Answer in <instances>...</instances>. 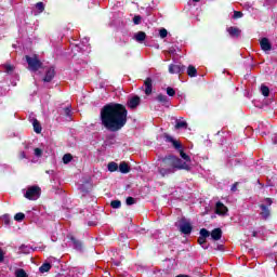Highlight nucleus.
<instances>
[{"label":"nucleus","mask_w":277,"mask_h":277,"mask_svg":"<svg viewBox=\"0 0 277 277\" xmlns=\"http://www.w3.org/2000/svg\"><path fill=\"white\" fill-rule=\"evenodd\" d=\"M14 220H15V222H23V220H25V213H23V212L16 213L14 215Z\"/></svg>","instance_id":"nucleus-30"},{"label":"nucleus","mask_w":277,"mask_h":277,"mask_svg":"<svg viewBox=\"0 0 277 277\" xmlns=\"http://www.w3.org/2000/svg\"><path fill=\"white\" fill-rule=\"evenodd\" d=\"M110 207L113 209H120V207H122V201H120V200H113L110 202Z\"/></svg>","instance_id":"nucleus-28"},{"label":"nucleus","mask_w":277,"mask_h":277,"mask_svg":"<svg viewBox=\"0 0 277 277\" xmlns=\"http://www.w3.org/2000/svg\"><path fill=\"white\" fill-rule=\"evenodd\" d=\"M35 156L36 157H42V150L40 148H35Z\"/></svg>","instance_id":"nucleus-39"},{"label":"nucleus","mask_w":277,"mask_h":277,"mask_svg":"<svg viewBox=\"0 0 277 277\" xmlns=\"http://www.w3.org/2000/svg\"><path fill=\"white\" fill-rule=\"evenodd\" d=\"M55 78V68L54 67H50L47 72L45 76L43 78V81L45 83H51L53 81V79Z\"/></svg>","instance_id":"nucleus-12"},{"label":"nucleus","mask_w":277,"mask_h":277,"mask_svg":"<svg viewBox=\"0 0 277 277\" xmlns=\"http://www.w3.org/2000/svg\"><path fill=\"white\" fill-rule=\"evenodd\" d=\"M211 239H213V241H220V239H222V228L217 227L214 228L211 233H210Z\"/></svg>","instance_id":"nucleus-17"},{"label":"nucleus","mask_w":277,"mask_h":277,"mask_svg":"<svg viewBox=\"0 0 277 277\" xmlns=\"http://www.w3.org/2000/svg\"><path fill=\"white\" fill-rule=\"evenodd\" d=\"M258 183H259V185H261V187H263V184L261 183V181L258 180Z\"/></svg>","instance_id":"nucleus-48"},{"label":"nucleus","mask_w":277,"mask_h":277,"mask_svg":"<svg viewBox=\"0 0 277 277\" xmlns=\"http://www.w3.org/2000/svg\"><path fill=\"white\" fill-rule=\"evenodd\" d=\"M243 13L241 11H234L233 18H242Z\"/></svg>","instance_id":"nucleus-36"},{"label":"nucleus","mask_w":277,"mask_h":277,"mask_svg":"<svg viewBox=\"0 0 277 277\" xmlns=\"http://www.w3.org/2000/svg\"><path fill=\"white\" fill-rule=\"evenodd\" d=\"M32 126L35 133H42V126L40 124V121H38V119H34Z\"/></svg>","instance_id":"nucleus-22"},{"label":"nucleus","mask_w":277,"mask_h":277,"mask_svg":"<svg viewBox=\"0 0 277 277\" xmlns=\"http://www.w3.org/2000/svg\"><path fill=\"white\" fill-rule=\"evenodd\" d=\"M179 153H180V157H182V159H184V161H187V162L192 161V158L189 157V155L185 154L183 148Z\"/></svg>","instance_id":"nucleus-26"},{"label":"nucleus","mask_w":277,"mask_h":277,"mask_svg":"<svg viewBox=\"0 0 277 277\" xmlns=\"http://www.w3.org/2000/svg\"><path fill=\"white\" fill-rule=\"evenodd\" d=\"M69 241L72 243L74 250H77V252H83V242L74 235L68 236Z\"/></svg>","instance_id":"nucleus-8"},{"label":"nucleus","mask_w":277,"mask_h":277,"mask_svg":"<svg viewBox=\"0 0 277 277\" xmlns=\"http://www.w3.org/2000/svg\"><path fill=\"white\" fill-rule=\"evenodd\" d=\"M167 94L168 96H176V91L172 87L167 88Z\"/></svg>","instance_id":"nucleus-33"},{"label":"nucleus","mask_w":277,"mask_h":277,"mask_svg":"<svg viewBox=\"0 0 277 277\" xmlns=\"http://www.w3.org/2000/svg\"><path fill=\"white\" fill-rule=\"evenodd\" d=\"M256 235H259L258 232H252V237H256Z\"/></svg>","instance_id":"nucleus-47"},{"label":"nucleus","mask_w":277,"mask_h":277,"mask_svg":"<svg viewBox=\"0 0 277 277\" xmlns=\"http://www.w3.org/2000/svg\"><path fill=\"white\" fill-rule=\"evenodd\" d=\"M265 202H266V205H268V207H272L274 201L272 200V198H266Z\"/></svg>","instance_id":"nucleus-43"},{"label":"nucleus","mask_w":277,"mask_h":277,"mask_svg":"<svg viewBox=\"0 0 277 277\" xmlns=\"http://www.w3.org/2000/svg\"><path fill=\"white\" fill-rule=\"evenodd\" d=\"M51 263H43L40 267H39V272L41 274H47V272H51Z\"/></svg>","instance_id":"nucleus-23"},{"label":"nucleus","mask_w":277,"mask_h":277,"mask_svg":"<svg viewBox=\"0 0 277 277\" xmlns=\"http://www.w3.org/2000/svg\"><path fill=\"white\" fill-rule=\"evenodd\" d=\"M180 222V232L183 235H192V230H194V226H192V223H189L185 217H182Z\"/></svg>","instance_id":"nucleus-6"},{"label":"nucleus","mask_w":277,"mask_h":277,"mask_svg":"<svg viewBox=\"0 0 277 277\" xmlns=\"http://www.w3.org/2000/svg\"><path fill=\"white\" fill-rule=\"evenodd\" d=\"M215 213H216V215H226V213H228V208L225 207L224 203L219 201V202H216Z\"/></svg>","instance_id":"nucleus-14"},{"label":"nucleus","mask_w":277,"mask_h":277,"mask_svg":"<svg viewBox=\"0 0 277 277\" xmlns=\"http://www.w3.org/2000/svg\"><path fill=\"white\" fill-rule=\"evenodd\" d=\"M134 40L140 43L144 42V40H146V32L144 31L136 32L134 35Z\"/></svg>","instance_id":"nucleus-20"},{"label":"nucleus","mask_w":277,"mask_h":277,"mask_svg":"<svg viewBox=\"0 0 277 277\" xmlns=\"http://www.w3.org/2000/svg\"><path fill=\"white\" fill-rule=\"evenodd\" d=\"M35 8L38 10V12L42 13L44 12V2H37L35 4Z\"/></svg>","instance_id":"nucleus-32"},{"label":"nucleus","mask_w":277,"mask_h":277,"mask_svg":"<svg viewBox=\"0 0 277 277\" xmlns=\"http://www.w3.org/2000/svg\"><path fill=\"white\" fill-rule=\"evenodd\" d=\"M114 265H115L116 267H120V262H114Z\"/></svg>","instance_id":"nucleus-46"},{"label":"nucleus","mask_w":277,"mask_h":277,"mask_svg":"<svg viewBox=\"0 0 277 277\" xmlns=\"http://www.w3.org/2000/svg\"><path fill=\"white\" fill-rule=\"evenodd\" d=\"M5 70H6V72H12V71L14 70V66H12V65H6V66H5Z\"/></svg>","instance_id":"nucleus-40"},{"label":"nucleus","mask_w":277,"mask_h":277,"mask_svg":"<svg viewBox=\"0 0 277 277\" xmlns=\"http://www.w3.org/2000/svg\"><path fill=\"white\" fill-rule=\"evenodd\" d=\"M4 224H10V216L4 215Z\"/></svg>","instance_id":"nucleus-45"},{"label":"nucleus","mask_w":277,"mask_h":277,"mask_svg":"<svg viewBox=\"0 0 277 277\" xmlns=\"http://www.w3.org/2000/svg\"><path fill=\"white\" fill-rule=\"evenodd\" d=\"M108 172H118V163L109 162L108 163Z\"/></svg>","instance_id":"nucleus-25"},{"label":"nucleus","mask_w":277,"mask_h":277,"mask_svg":"<svg viewBox=\"0 0 277 277\" xmlns=\"http://www.w3.org/2000/svg\"><path fill=\"white\" fill-rule=\"evenodd\" d=\"M141 103L142 98L138 95H134L133 97L128 100L127 106L129 107V109H137Z\"/></svg>","instance_id":"nucleus-9"},{"label":"nucleus","mask_w":277,"mask_h":277,"mask_svg":"<svg viewBox=\"0 0 277 277\" xmlns=\"http://www.w3.org/2000/svg\"><path fill=\"white\" fill-rule=\"evenodd\" d=\"M133 23H134V25H140V23H142V16L141 15H135L133 17Z\"/></svg>","instance_id":"nucleus-37"},{"label":"nucleus","mask_w":277,"mask_h":277,"mask_svg":"<svg viewBox=\"0 0 277 277\" xmlns=\"http://www.w3.org/2000/svg\"><path fill=\"white\" fill-rule=\"evenodd\" d=\"M72 161V155L71 154H65L63 156V163L68 164Z\"/></svg>","instance_id":"nucleus-27"},{"label":"nucleus","mask_w":277,"mask_h":277,"mask_svg":"<svg viewBox=\"0 0 277 277\" xmlns=\"http://www.w3.org/2000/svg\"><path fill=\"white\" fill-rule=\"evenodd\" d=\"M70 113H71L70 107H65L64 108L65 116H70Z\"/></svg>","instance_id":"nucleus-41"},{"label":"nucleus","mask_w":277,"mask_h":277,"mask_svg":"<svg viewBox=\"0 0 277 277\" xmlns=\"http://www.w3.org/2000/svg\"><path fill=\"white\" fill-rule=\"evenodd\" d=\"M156 101H158V103H161L162 105H164L166 107H168V105H170V100L168 98V95H163L161 93H159L156 96Z\"/></svg>","instance_id":"nucleus-18"},{"label":"nucleus","mask_w":277,"mask_h":277,"mask_svg":"<svg viewBox=\"0 0 277 277\" xmlns=\"http://www.w3.org/2000/svg\"><path fill=\"white\" fill-rule=\"evenodd\" d=\"M195 3H198L200 0H193Z\"/></svg>","instance_id":"nucleus-49"},{"label":"nucleus","mask_w":277,"mask_h":277,"mask_svg":"<svg viewBox=\"0 0 277 277\" xmlns=\"http://www.w3.org/2000/svg\"><path fill=\"white\" fill-rule=\"evenodd\" d=\"M145 85V94L146 96H150L153 94V78L148 77L144 80Z\"/></svg>","instance_id":"nucleus-13"},{"label":"nucleus","mask_w":277,"mask_h":277,"mask_svg":"<svg viewBox=\"0 0 277 277\" xmlns=\"http://www.w3.org/2000/svg\"><path fill=\"white\" fill-rule=\"evenodd\" d=\"M261 93L264 95V96H269V87L265 85V84H262L261 85Z\"/></svg>","instance_id":"nucleus-29"},{"label":"nucleus","mask_w":277,"mask_h":277,"mask_svg":"<svg viewBox=\"0 0 277 277\" xmlns=\"http://www.w3.org/2000/svg\"><path fill=\"white\" fill-rule=\"evenodd\" d=\"M26 62L28 64L29 70H32V72H38L39 68H42V61L38 58L37 55L35 56H25Z\"/></svg>","instance_id":"nucleus-3"},{"label":"nucleus","mask_w":277,"mask_h":277,"mask_svg":"<svg viewBox=\"0 0 277 277\" xmlns=\"http://www.w3.org/2000/svg\"><path fill=\"white\" fill-rule=\"evenodd\" d=\"M260 45H261V49L262 51H272V42H269V39L267 38H262L261 41H260Z\"/></svg>","instance_id":"nucleus-15"},{"label":"nucleus","mask_w":277,"mask_h":277,"mask_svg":"<svg viewBox=\"0 0 277 277\" xmlns=\"http://www.w3.org/2000/svg\"><path fill=\"white\" fill-rule=\"evenodd\" d=\"M185 65L182 64H170L169 65V72L170 75H183L185 72Z\"/></svg>","instance_id":"nucleus-7"},{"label":"nucleus","mask_w":277,"mask_h":277,"mask_svg":"<svg viewBox=\"0 0 277 277\" xmlns=\"http://www.w3.org/2000/svg\"><path fill=\"white\" fill-rule=\"evenodd\" d=\"M175 129H187L186 121H176Z\"/></svg>","instance_id":"nucleus-31"},{"label":"nucleus","mask_w":277,"mask_h":277,"mask_svg":"<svg viewBox=\"0 0 277 277\" xmlns=\"http://www.w3.org/2000/svg\"><path fill=\"white\" fill-rule=\"evenodd\" d=\"M164 140L166 142H170V144H172L173 148H175V150H181L183 148V144H181V142L174 140V137L170 136V134L166 133L164 134Z\"/></svg>","instance_id":"nucleus-10"},{"label":"nucleus","mask_w":277,"mask_h":277,"mask_svg":"<svg viewBox=\"0 0 277 277\" xmlns=\"http://www.w3.org/2000/svg\"><path fill=\"white\" fill-rule=\"evenodd\" d=\"M119 172H121V174H129V172H131V167L126 161H122L119 164Z\"/></svg>","instance_id":"nucleus-19"},{"label":"nucleus","mask_w":277,"mask_h":277,"mask_svg":"<svg viewBox=\"0 0 277 277\" xmlns=\"http://www.w3.org/2000/svg\"><path fill=\"white\" fill-rule=\"evenodd\" d=\"M41 194L42 189L40 188V186H30L26 190L24 197L27 198V200H38Z\"/></svg>","instance_id":"nucleus-4"},{"label":"nucleus","mask_w":277,"mask_h":277,"mask_svg":"<svg viewBox=\"0 0 277 277\" xmlns=\"http://www.w3.org/2000/svg\"><path fill=\"white\" fill-rule=\"evenodd\" d=\"M19 157H21V159H26V158H27V155L25 154V151H22V153L19 154Z\"/></svg>","instance_id":"nucleus-44"},{"label":"nucleus","mask_w":277,"mask_h":277,"mask_svg":"<svg viewBox=\"0 0 277 277\" xmlns=\"http://www.w3.org/2000/svg\"><path fill=\"white\" fill-rule=\"evenodd\" d=\"M129 110L120 103H108L101 108L100 119L104 128L111 133L124 129Z\"/></svg>","instance_id":"nucleus-1"},{"label":"nucleus","mask_w":277,"mask_h":277,"mask_svg":"<svg viewBox=\"0 0 277 277\" xmlns=\"http://www.w3.org/2000/svg\"><path fill=\"white\" fill-rule=\"evenodd\" d=\"M227 32L229 34V36L232 38H239L241 36V29L235 27V26H230L227 28Z\"/></svg>","instance_id":"nucleus-16"},{"label":"nucleus","mask_w":277,"mask_h":277,"mask_svg":"<svg viewBox=\"0 0 277 277\" xmlns=\"http://www.w3.org/2000/svg\"><path fill=\"white\" fill-rule=\"evenodd\" d=\"M162 167L158 168V173L162 179H166V176H170V174H174L176 170H186V172H189L192 170V167L187 164V162H183V160L174 155H167L162 159Z\"/></svg>","instance_id":"nucleus-2"},{"label":"nucleus","mask_w":277,"mask_h":277,"mask_svg":"<svg viewBox=\"0 0 277 277\" xmlns=\"http://www.w3.org/2000/svg\"><path fill=\"white\" fill-rule=\"evenodd\" d=\"M187 75L188 77H198V69H196L194 65H189L187 67Z\"/></svg>","instance_id":"nucleus-21"},{"label":"nucleus","mask_w":277,"mask_h":277,"mask_svg":"<svg viewBox=\"0 0 277 277\" xmlns=\"http://www.w3.org/2000/svg\"><path fill=\"white\" fill-rule=\"evenodd\" d=\"M237 185H239V182H236L232 185L230 192H236L237 190Z\"/></svg>","instance_id":"nucleus-42"},{"label":"nucleus","mask_w":277,"mask_h":277,"mask_svg":"<svg viewBox=\"0 0 277 277\" xmlns=\"http://www.w3.org/2000/svg\"><path fill=\"white\" fill-rule=\"evenodd\" d=\"M5 261V252L3 249L0 248V263H3Z\"/></svg>","instance_id":"nucleus-38"},{"label":"nucleus","mask_w":277,"mask_h":277,"mask_svg":"<svg viewBox=\"0 0 277 277\" xmlns=\"http://www.w3.org/2000/svg\"><path fill=\"white\" fill-rule=\"evenodd\" d=\"M208 237H211V232H209L207 228H201L199 230L197 243H199L203 250H209V245H207Z\"/></svg>","instance_id":"nucleus-5"},{"label":"nucleus","mask_w":277,"mask_h":277,"mask_svg":"<svg viewBox=\"0 0 277 277\" xmlns=\"http://www.w3.org/2000/svg\"><path fill=\"white\" fill-rule=\"evenodd\" d=\"M126 205H128V207H131V205H135V198L133 197H128L126 199Z\"/></svg>","instance_id":"nucleus-35"},{"label":"nucleus","mask_w":277,"mask_h":277,"mask_svg":"<svg viewBox=\"0 0 277 277\" xmlns=\"http://www.w3.org/2000/svg\"><path fill=\"white\" fill-rule=\"evenodd\" d=\"M160 38H168V30L166 28H161L159 30Z\"/></svg>","instance_id":"nucleus-34"},{"label":"nucleus","mask_w":277,"mask_h":277,"mask_svg":"<svg viewBox=\"0 0 277 277\" xmlns=\"http://www.w3.org/2000/svg\"><path fill=\"white\" fill-rule=\"evenodd\" d=\"M15 277H29V275H27V272H25V269L18 268L15 271Z\"/></svg>","instance_id":"nucleus-24"},{"label":"nucleus","mask_w":277,"mask_h":277,"mask_svg":"<svg viewBox=\"0 0 277 277\" xmlns=\"http://www.w3.org/2000/svg\"><path fill=\"white\" fill-rule=\"evenodd\" d=\"M260 209H261V212H260V215L262 217V220H269V216L272 215V210H269V208L265 205H260Z\"/></svg>","instance_id":"nucleus-11"}]
</instances>
